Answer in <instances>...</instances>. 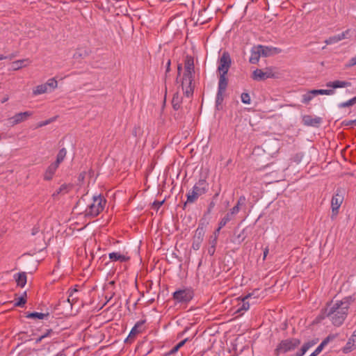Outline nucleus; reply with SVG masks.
I'll use <instances>...</instances> for the list:
<instances>
[{"label":"nucleus","mask_w":356,"mask_h":356,"mask_svg":"<svg viewBox=\"0 0 356 356\" xmlns=\"http://www.w3.org/2000/svg\"><path fill=\"white\" fill-rule=\"evenodd\" d=\"M352 302V298L348 296L341 300H332L327 305L325 313L333 325L340 326L343 324Z\"/></svg>","instance_id":"obj_1"},{"label":"nucleus","mask_w":356,"mask_h":356,"mask_svg":"<svg viewBox=\"0 0 356 356\" xmlns=\"http://www.w3.org/2000/svg\"><path fill=\"white\" fill-rule=\"evenodd\" d=\"M259 297V291L254 290L252 293H248L243 298H238V302L236 306L234 314H243L249 309L250 304H255L257 302V299Z\"/></svg>","instance_id":"obj_2"},{"label":"nucleus","mask_w":356,"mask_h":356,"mask_svg":"<svg viewBox=\"0 0 356 356\" xmlns=\"http://www.w3.org/2000/svg\"><path fill=\"white\" fill-rule=\"evenodd\" d=\"M106 202V200L102 196H93L85 211V215L90 217L98 216L104 210Z\"/></svg>","instance_id":"obj_3"},{"label":"nucleus","mask_w":356,"mask_h":356,"mask_svg":"<svg viewBox=\"0 0 356 356\" xmlns=\"http://www.w3.org/2000/svg\"><path fill=\"white\" fill-rule=\"evenodd\" d=\"M208 190V184L205 180L201 179L197 182L187 194V202H195L200 196L206 193Z\"/></svg>","instance_id":"obj_4"},{"label":"nucleus","mask_w":356,"mask_h":356,"mask_svg":"<svg viewBox=\"0 0 356 356\" xmlns=\"http://www.w3.org/2000/svg\"><path fill=\"white\" fill-rule=\"evenodd\" d=\"M58 87V81L55 78L49 79L47 82L35 86L32 90L33 96H38L54 91Z\"/></svg>","instance_id":"obj_5"},{"label":"nucleus","mask_w":356,"mask_h":356,"mask_svg":"<svg viewBox=\"0 0 356 356\" xmlns=\"http://www.w3.org/2000/svg\"><path fill=\"white\" fill-rule=\"evenodd\" d=\"M300 344L298 339L292 338L282 341L275 350L277 355L294 350Z\"/></svg>","instance_id":"obj_6"},{"label":"nucleus","mask_w":356,"mask_h":356,"mask_svg":"<svg viewBox=\"0 0 356 356\" xmlns=\"http://www.w3.org/2000/svg\"><path fill=\"white\" fill-rule=\"evenodd\" d=\"M174 300L179 303L189 302L193 297V291L191 289H179L173 293Z\"/></svg>","instance_id":"obj_7"},{"label":"nucleus","mask_w":356,"mask_h":356,"mask_svg":"<svg viewBox=\"0 0 356 356\" xmlns=\"http://www.w3.org/2000/svg\"><path fill=\"white\" fill-rule=\"evenodd\" d=\"M232 59L228 52L225 51L222 54L219 61L218 71L220 74L226 75L230 68Z\"/></svg>","instance_id":"obj_8"},{"label":"nucleus","mask_w":356,"mask_h":356,"mask_svg":"<svg viewBox=\"0 0 356 356\" xmlns=\"http://www.w3.org/2000/svg\"><path fill=\"white\" fill-rule=\"evenodd\" d=\"M343 201L342 195L337 193L332 198L331 207H332V218H335L339 213V209L340 208Z\"/></svg>","instance_id":"obj_9"},{"label":"nucleus","mask_w":356,"mask_h":356,"mask_svg":"<svg viewBox=\"0 0 356 356\" xmlns=\"http://www.w3.org/2000/svg\"><path fill=\"white\" fill-rule=\"evenodd\" d=\"M192 81L193 76L184 75L181 81V88L186 97H190L193 95V88L192 86Z\"/></svg>","instance_id":"obj_10"},{"label":"nucleus","mask_w":356,"mask_h":356,"mask_svg":"<svg viewBox=\"0 0 356 356\" xmlns=\"http://www.w3.org/2000/svg\"><path fill=\"white\" fill-rule=\"evenodd\" d=\"M33 115V113L31 111H25L22 113H18L15 114L14 116L10 118L8 121L11 125H15L19 123H21L26 120H27L29 117Z\"/></svg>","instance_id":"obj_11"},{"label":"nucleus","mask_w":356,"mask_h":356,"mask_svg":"<svg viewBox=\"0 0 356 356\" xmlns=\"http://www.w3.org/2000/svg\"><path fill=\"white\" fill-rule=\"evenodd\" d=\"M355 349H356V330L353 332L346 345L343 347L342 351L343 353L347 354Z\"/></svg>","instance_id":"obj_12"},{"label":"nucleus","mask_w":356,"mask_h":356,"mask_svg":"<svg viewBox=\"0 0 356 356\" xmlns=\"http://www.w3.org/2000/svg\"><path fill=\"white\" fill-rule=\"evenodd\" d=\"M194 74V61L191 56H187L184 63V75Z\"/></svg>","instance_id":"obj_13"},{"label":"nucleus","mask_w":356,"mask_h":356,"mask_svg":"<svg viewBox=\"0 0 356 356\" xmlns=\"http://www.w3.org/2000/svg\"><path fill=\"white\" fill-rule=\"evenodd\" d=\"M58 166L56 164H54L51 163L45 170L43 174V179L45 181H50L53 179L57 169Z\"/></svg>","instance_id":"obj_14"},{"label":"nucleus","mask_w":356,"mask_h":356,"mask_svg":"<svg viewBox=\"0 0 356 356\" xmlns=\"http://www.w3.org/2000/svg\"><path fill=\"white\" fill-rule=\"evenodd\" d=\"M227 86V79L226 75L220 74L218 82V100L222 99V93L225 91Z\"/></svg>","instance_id":"obj_15"},{"label":"nucleus","mask_w":356,"mask_h":356,"mask_svg":"<svg viewBox=\"0 0 356 356\" xmlns=\"http://www.w3.org/2000/svg\"><path fill=\"white\" fill-rule=\"evenodd\" d=\"M304 124L307 126H318L321 124L322 119L320 117H312L311 115H305L302 118Z\"/></svg>","instance_id":"obj_16"},{"label":"nucleus","mask_w":356,"mask_h":356,"mask_svg":"<svg viewBox=\"0 0 356 356\" xmlns=\"http://www.w3.org/2000/svg\"><path fill=\"white\" fill-rule=\"evenodd\" d=\"M260 51H262V49H261V47H259V46L254 47L252 49L251 55L249 58L250 63L256 64L259 62V58L261 56Z\"/></svg>","instance_id":"obj_17"},{"label":"nucleus","mask_w":356,"mask_h":356,"mask_svg":"<svg viewBox=\"0 0 356 356\" xmlns=\"http://www.w3.org/2000/svg\"><path fill=\"white\" fill-rule=\"evenodd\" d=\"M350 86L351 83L348 81L339 80L334 81H330L326 83L327 87L332 88L333 90L335 88L349 87Z\"/></svg>","instance_id":"obj_18"},{"label":"nucleus","mask_w":356,"mask_h":356,"mask_svg":"<svg viewBox=\"0 0 356 356\" xmlns=\"http://www.w3.org/2000/svg\"><path fill=\"white\" fill-rule=\"evenodd\" d=\"M108 257L111 261L124 262L129 259V257L126 254H121L120 252H111L108 254Z\"/></svg>","instance_id":"obj_19"},{"label":"nucleus","mask_w":356,"mask_h":356,"mask_svg":"<svg viewBox=\"0 0 356 356\" xmlns=\"http://www.w3.org/2000/svg\"><path fill=\"white\" fill-rule=\"evenodd\" d=\"M14 280H15L17 286L24 287L26 285L27 281L26 273H18L14 275Z\"/></svg>","instance_id":"obj_20"},{"label":"nucleus","mask_w":356,"mask_h":356,"mask_svg":"<svg viewBox=\"0 0 356 356\" xmlns=\"http://www.w3.org/2000/svg\"><path fill=\"white\" fill-rule=\"evenodd\" d=\"M29 65L27 60H18L11 63V69L13 70H19Z\"/></svg>","instance_id":"obj_21"},{"label":"nucleus","mask_w":356,"mask_h":356,"mask_svg":"<svg viewBox=\"0 0 356 356\" xmlns=\"http://www.w3.org/2000/svg\"><path fill=\"white\" fill-rule=\"evenodd\" d=\"M70 186L67 184L61 185L54 193L53 196L63 195L70 191Z\"/></svg>","instance_id":"obj_22"},{"label":"nucleus","mask_w":356,"mask_h":356,"mask_svg":"<svg viewBox=\"0 0 356 356\" xmlns=\"http://www.w3.org/2000/svg\"><path fill=\"white\" fill-rule=\"evenodd\" d=\"M181 102H182L181 97L178 93H175L174 95V96L172 97V104L173 108L175 110L179 109L181 107Z\"/></svg>","instance_id":"obj_23"},{"label":"nucleus","mask_w":356,"mask_h":356,"mask_svg":"<svg viewBox=\"0 0 356 356\" xmlns=\"http://www.w3.org/2000/svg\"><path fill=\"white\" fill-rule=\"evenodd\" d=\"M316 344V341H309L305 343L301 348L300 352H298L295 356H302L310 348Z\"/></svg>","instance_id":"obj_24"},{"label":"nucleus","mask_w":356,"mask_h":356,"mask_svg":"<svg viewBox=\"0 0 356 356\" xmlns=\"http://www.w3.org/2000/svg\"><path fill=\"white\" fill-rule=\"evenodd\" d=\"M67 154V151L65 148H62L59 150L56 161L53 162L54 164H56V165L58 167L60 163H62L65 158Z\"/></svg>","instance_id":"obj_25"},{"label":"nucleus","mask_w":356,"mask_h":356,"mask_svg":"<svg viewBox=\"0 0 356 356\" xmlns=\"http://www.w3.org/2000/svg\"><path fill=\"white\" fill-rule=\"evenodd\" d=\"M258 46H259V47H261V49H262V51H260V53H261V55L263 56H268L277 52L276 48H270V47L262 46V45H258Z\"/></svg>","instance_id":"obj_26"},{"label":"nucleus","mask_w":356,"mask_h":356,"mask_svg":"<svg viewBox=\"0 0 356 356\" xmlns=\"http://www.w3.org/2000/svg\"><path fill=\"white\" fill-rule=\"evenodd\" d=\"M314 90L308 91L307 93L302 95V102L304 104H309V102L316 96V93H314Z\"/></svg>","instance_id":"obj_27"},{"label":"nucleus","mask_w":356,"mask_h":356,"mask_svg":"<svg viewBox=\"0 0 356 356\" xmlns=\"http://www.w3.org/2000/svg\"><path fill=\"white\" fill-rule=\"evenodd\" d=\"M265 76L264 72L259 69L255 70L252 73V79L257 81L265 79Z\"/></svg>","instance_id":"obj_28"},{"label":"nucleus","mask_w":356,"mask_h":356,"mask_svg":"<svg viewBox=\"0 0 356 356\" xmlns=\"http://www.w3.org/2000/svg\"><path fill=\"white\" fill-rule=\"evenodd\" d=\"M26 302V293L24 292L23 294L16 299L15 305L17 307H23Z\"/></svg>","instance_id":"obj_29"},{"label":"nucleus","mask_w":356,"mask_h":356,"mask_svg":"<svg viewBox=\"0 0 356 356\" xmlns=\"http://www.w3.org/2000/svg\"><path fill=\"white\" fill-rule=\"evenodd\" d=\"M314 93H316V95H332L334 94V90L333 89H329V90H324V89L314 90Z\"/></svg>","instance_id":"obj_30"},{"label":"nucleus","mask_w":356,"mask_h":356,"mask_svg":"<svg viewBox=\"0 0 356 356\" xmlns=\"http://www.w3.org/2000/svg\"><path fill=\"white\" fill-rule=\"evenodd\" d=\"M356 104V96L345 102H342L339 104V108H345L354 105Z\"/></svg>","instance_id":"obj_31"},{"label":"nucleus","mask_w":356,"mask_h":356,"mask_svg":"<svg viewBox=\"0 0 356 356\" xmlns=\"http://www.w3.org/2000/svg\"><path fill=\"white\" fill-rule=\"evenodd\" d=\"M47 314L40 313V312H33L27 315L28 318H38V319H43L45 316H47Z\"/></svg>","instance_id":"obj_32"},{"label":"nucleus","mask_w":356,"mask_h":356,"mask_svg":"<svg viewBox=\"0 0 356 356\" xmlns=\"http://www.w3.org/2000/svg\"><path fill=\"white\" fill-rule=\"evenodd\" d=\"M327 343V340L323 341L309 356H317L323 350Z\"/></svg>","instance_id":"obj_33"},{"label":"nucleus","mask_w":356,"mask_h":356,"mask_svg":"<svg viewBox=\"0 0 356 356\" xmlns=\"http://www.w3.org/2000/svg\"><path fill=\"white\" fill-rule=\"evenodd\" d=\"M232 219V217L230 216L229 213H227L225 217H223L220 221L219 222L220 229H222L225 225L230 221Z\"/></svg>","instance_id":"obj_34"},{"label":"nucleus","mask_w":356,"mask_h":356,"mask_svg":"<svg viewBox=\"0 0 356 356\" xmlns=\"http://www.w3.org/2000/svg\"><path fill=\"white\" fill-rule=\"evenodd\" d=\"M77 292V290L76 289H73L69 291V296H68V302H74L75 300L77 298V297H74V294Z\"/></svg>","instance_id":"obj_35"},{"label":"nucleus","mask_w":356,"mask_h":356,"mask_svg":"<svg viewBox=\"0 0 356 356\" xmlns=\"http://www.w3.org/2000/svg\"><path fill=\"white\" fill-rule=\"evenodd\" d=\"M350 33V29L346 30L345 31L342 32L341 33L337 35L338 40H339V41H341L342 40L349 38Z\"/></svg>","instance_id":"obj_36"},{"label":"nucleus","mask_w":356,"mask_h":356,"mask_svg":"<svg viewBox=\"0 0 356 356\" xmlns=\"http://www.w3.org/2000/svg\"><path fill=\"white\" fill-rule=\"evenodd\" d=\"M241 98V101L243 103H244L245 104H250L251 99H250V97L248 93H245V92L242 93Z\"/></svg>","instance_id":"obj_37"},{"label":"nucleus","mask_w":356,"mask_h":356,"mask_svg":"<svg viewBox=\"0 0 356 356\" xmlns=\"http://www.w3.org/2000/svg\"><path fill=\"white\" fill-rule=\"evenodd\" d=\"M187 341V339H185L184 340H182L179 343H178L173 348L170 350V353H176L181 347H182L186 341Z\"/></svg>","instance_id":"obj_38"},{"label":"nucleus","mask_w":356,"mask_h":356,"mask_svg":"<svg viewBox=\"0 0 356 356\" xmlns=\"http://www.w3.org/2000/svg\"><path fill=\"white\" fill-rule=\"evenodd\" d=\"M338 42H339V40H338L337 35L330 37L329 38H327L325 40V43L327 44H332L337 43Z\"/></svg>","instance_id":"obj_39"},{"label":"nucleus","mask_w":356,"mask_h":356,"mask_svg":"<svg viewBox=\"0 0 356 356\" xmlns=\"http://www.w3.org/2000/svg\"><path fill=\"white\" fill-rule=\"evenodd\" d=\"M142 325V323H138L135 325V326L131 329L130 333H129V337H131V336H135L138 333L140 332L139 330H138V327L139 325Z\"/></svg>","instance_id":"obj_40"},{"label":"nucleus","mask_w":356,"mask_h":356,"mask_svg":"<svg viewBox=\"0 0 356 356\" xmlns=\"http://www.w3.org/2000/svg\"><path fill=\"white\" fill-rule=\"evenodd\" d=\"M239 211L240 207H238V205H236L230 210V212L229 213L230 214V216L232 218V216L237 214L239 212Z\"/></svg>","instance_id":"obj_41"},{"label":"nucleus","mask_w":356,"mask_h":356,"mask_svg":"<svg viewBox=\"0 0 356 356\" xmlns=\"http://www.w3.org/2000/svg\"><path fill=\"white\" fill-rule=\"evenodd\" d=\"M356 65V56L353 57L350 60L348 64H347L348 67H352Z\"/></svg>","instance_id":"obj_42"},{"label":"nucleus","mask_w":356,"mask_h":356,"mask_svg":"<svg viewBox=\"0 0 356 356\" xmlns=\"http://www.w3.org/2000/svg\"><path fill=\"white\" fill-rule=\"evenodd\" d=\"M245 201V197L244 196H241L238 200L237 204L240 207V205L243 204Z\"/></svg>","instance_id":"obj_43"},{"label":"nucleus","mask_w":356,"mask_h":356,"mask_svg":"<svg viewBox=\"0 0 356 356\" xmlns=\"http://www.w3.org/2000/svg\"><path fill=\"white\" fill-rule=\"evenodd\" d=\"M265 79L272 77L273 76L272 72L270 70H267L266 72H264Z\"/></svg>","instance_id":"obj_44"},{"label":"nucleus","mask_w":356,"mask_h":356,"mask_svg":"<svg viewBox=\"0 0 356 356\" xmlns=\"http://www.w3.org/2000/svg\"><path fill=\"white\" fill-rule=\"evenodd\" d=\"M50 333V331H48V332L45 334H43V335H41L39 338H38L36 339V342L37 343H39L44 338H45L46 337H47L49 335V334Z\"/></svg>","instance_id":"obj_45"},{"label":"nucleus","mask_w":356,"mask_h":356,"mask_svg":"<svg viewBox=\"0 0 356 356\" xmlns=\"http://www.w3.org/2000/svg\"><path fill=\"white\" fill-rule=\"evenodd\" d=\"M53 122V120L49 119V120H46V121H44V122H40V123L38 124V126H39V127L45 126V125H47V124H49V123H50V122Z\"/></svg>","instance_id":"obj_46"},{"label":"nucleus","mask_w":356,"mask_h":356,"mask_svg":"<svg viewBox=\"0 0 356 356\" xmlns=\"http://www.w3.org/2000/svg\"><path fill=\"white\" fill-rule=\"evenodd\" d=\"M268 253V248H265L264 251V257H263V259H266V257H267V254Z\"/></svg>","instance_id":"obj_47"},{"label":"nucleus","mask_w":356,"mask_h":356,"mask_svg":"<svg viewBox=\"0 0 356 356\" xmlns=\"http://www.w3.org/2000/svg\"><path fill=\"white\" fill-rule=\"evenodd\" d=\"M55 356H66L64 351L62 350V351H60L59 353H58Z\"/></svg>","instance_id":"obj_48"},{"label":"nucleus","mask_w":356,"mask_h":356,"mask_svg":"<svg viewBox=\"0 0 356 356\" xmlns=\"http://www.w3.org/2000/svg\"><path fill=\"white\" fill-rule=\"evenodd\" d=\"M221 229H220V225H218V228L217 229V230L215 232V236H216V238H217L218 236V234L219 233V232L220 231Z\"/></svg>","instance_id":"obj_49"},{"label":"nucleus","mask_w":356,"mask_h":356,"mask_svg":"<svg viewBox=\"0 0 356 356\" xmlns=\"http://www.w3.org/2000/svg\"><path fill=\"white\" fill-rule=\"evenodd\" d=\"M170 65V60H168V62H167V71H169Z\"/></svg>","instance_id":"obj_50"},{"label":"nucleus","mask_w":356,"mask_h":356,"mask_svg":"<svg viewBox=\"0 0 356 356\" xmlns=\"http://www.w3.org/2000/svg\"><path fill=\"white\" fill-rule=\"evenodd\" d=\"M352 120L347 121L346 122V125H352L354 124V122H351Z\"/></svg>","instance_id":"obj_51"},{"label":"nucleus","mask_w":356,"mask_h":356,"mask_svg":"<svg viewBox=\"0 0 356 356\" xmlns=\"http://www.w3.org/2000/svg\"><path fill=\"white\" fill-rule=\"evenodd\" d=\"M163 202V201L156 202L158 207H161L162 205ZM154 204H156V202H154Z\"/></svg>","instance_id":"obj_52"},{"label":"nucleus","mask_w":356,"mask_h":356,"mask_svg":"<svg viewBox=\"0 0 356 356\" xmlns=\"http://www.w3.org/2000/svg\"><path fill=\"white\" fill-rule=\"evenodd\" d=\"M177 70H178V73H179V74H180L181 70V65H179L178 66Z\"/></svg>","instance_id":"obj_53"},{"label":"nucleus","mask_w":356,"mask_h":356,"mask_svg":"<svg viewBox=\"0 0 356 356\" xmlns=\"http://www.w3.org/2000/svg\"><path fill=\"white\" fill-rule=\"evenodd\" d=\"M6 57L3 55H0V60H3V59H5Z\"/></svg>","instance_id":"obj_54"},{"label":"nucleus","mask_w":356,"mask_h":356,"mask_svg":"<svg viewBox=\"0 0 356 356\" xmlns=\"http://www.w3.org/2000/svg\"><path fill=\"white\" fill-rule=\"evenodd\" d=\"M351 122H354V124L356 125V119L353 120V121H351Z\"/></svg>","instance_id":"obj_55"}]
</instances>
